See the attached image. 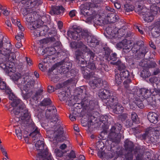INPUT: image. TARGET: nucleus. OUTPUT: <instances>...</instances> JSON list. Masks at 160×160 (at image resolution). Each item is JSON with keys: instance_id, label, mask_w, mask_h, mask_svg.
Here are the masks:
<instances>
[{"instance_id": "nucleus-9", "label": "nucleus", "mask_w": 160, "mask_h": 160, "mask_svg": "<svg viewBox=\"0 0 160 160\" xmlns=\"http://www.w3.org/2000/svg\"><path fill=\"white\" fill-rule=\"evenodd\" d=\"M147 89L143 88L137 90V92H135L136 89H133L132 90L129 92L130 93L133 94H136L139 97H143L144 98H147L150 96L151 94L153 95L156 96V94L154 89Z\"/></svg>"}, {"instance_id": "nucleus-19", "label": "nucleus", "mask_w": 160, "mask_h": 160, "mask_svg": "<svg viewBox=\"0 0 160 160\" xmlns=\"http://www.w3.org/2000/svg\"><path fill=\"white\" fill-rule=\"evenodd\" d=\"M116 46L118 49L123 48V52L126 53L128 52L130 48V46L128 44L126 39L123 40L121 42L118 43L116 44Z\"/></svg>"}, {"instance_id": "nucleus-63", "label": "nucleus", "mask_w": 160, "mask_h": 160, "mask_svg": "<svg viewBox=\"0 0 160 160\" xmlns=\"http://www.w3.org/2000/svg\"><path fill=\"white\" fill-rule=\"evenodd\" d=\"M76 11L72 10L69 13V15L71 17H73L75 15Z\"/></svg>"}, {"instance_id": "nucleus-26", "label": "nucleus", "mask_w": 160, "mask_h": 160, "mask_svg": "<svg viewBox=\"0 0 160 160\" xmlns=\"http://www.w3.org/2000/svg\"><path fill=\"white\" fill-rule=\"evenodd\" d=\"M107 33L109 35L111 38H116L118 36V31L116 29H112L111 27H108L106 30Z\"/></svg>"}, {"instance_id": "nucleus-37", "label": "nucleus", "mask_w": 160, "mask_h": 160, "mask_svg": "<svg viewBox=\"0 0 160 160\" xmlns=\"http://www.w3.org/2000/svg\"><path fill=\"white\" fill-rule=\"evenodd\" d=\"M96 146L97 150L102 151L104 147V142L102 141H98L97 142Z\"/></svg>"}, {"instance_id": "nucleus-16", "label": "nucleus", "mask_w": 160, "mask_h": 160, "mask_svg": "<svg viewBox=\"0 0 160 160\" xmlns=\"http://www.w3.org/2000/svg\"><path fill=\"white\" fill-rule=\"evenodd\" d=\"M80 52L79 51H76L75 53L76 58L78 60V63L80 64L82 72V70L85 69V66H84V65H86V62L84 59L81 57V56L84 52Z\"/></svg>"}, {"instance_id": "nucleus-20", "label": "nucleus", "mask_w": 160, "mask_h": 160, "mask_svg": "<svg viewBox=\"0 0 160 160\" xmlns=\"http://www.w3.org/2000/svg\"><path fill=\"white\" fill-rule=\"evenodd\" d=\"M109 98H107L104 101V102L107 106H109L111 108L117 101V98L113 96L112 93L110 94Z\"/></svg>"}, {"instance_id": "nucleus-24", "label": "nucleus", "mask_w": 160, "mask_h": 160, "mask_svg": "<svg viewBox=\"0 0 160 160\" xmlns=\"http://www.w3.org/2000/svg\"><path fill=\"white\" fill-rule=\"evenodd\" d=\"M58 64V66H61V68L63 72L68 71L72 66L70 62H65L63 61L59 62Z\"/></svg>"}, {"instance_id": "nucleus-23", "label": "nucleus", "mask_w": 160, "mask_h": 160, "mask_svg": "<svg viewBox=\"0 0 160 160\" xmlns=\"http://www.w3.org/2000/svg\"><path fill=\"white\" fill-rule=\"evenodd\" d=\"M132 51L134 52H138V50L139 49V52H140L142 55L144 56L147 52L146 50V48L144 46H142L140 47L138 44H136L134 45V46L132 48Z\"/></svg>"}, {"instance_id": "nucleus-39", "label": "nucleus", "mask_w": 160, "mask_h": 160, "mask_svg": "<svg viewBox=\"0 0 160 160\" xmlns=\"http://www.w3.org/2000/svg\"><path fill=\"white\" fill-rule=\"evenodd\" d=\"M92 103V101H89L88 100H83L82 101L81 104L83 107H87L89 106H91Z\"/></svg>"}, {"instance_id": "nucleus-29", "label": "nucleus", "mask_w": 160, "mask_h": 160, "mask_svg": "<svg viewBox=\"0 0 160 160\" xmlns=\"http://www.w3.org/2000/svg\"><path fill=\"white\" fill-rule=\"evenodd\" d=\"M107 18L108 20H109L111 22L113 23L117 22L119 18L118 16L116 15L113 13H110L108 14Z\"/></svg>"}, {"instance_id": "nucleus-62", "label": "nucleus", "mask_w": 160, "mask_h": 160, "mask_svg": "<svg viewBox=\"0 0 160 160\" xmlns=\"http://www.w3.org/2000/svg\"><path fill=\"white\" fill-rule=\"evenodd\" d=\"M160 89H157L156 88H155L154 90H155V94H156V97H158V96L160 95Z\"/></svg>"}, {"instance_id": "nucleus-38", "label": "nucleus", "mask_w": 160, "mask_h": 160, "mask_svg": "<svg viewBox=\"0 0 160 160\" xmlns=\"http://www.w3.org/2000/svg\"><path fill=\"white\" fill-rule=\"evenodd\" d=\"M55 38L53 37H51L49 38H45L41 40L40 41V42L42 44H46L48 43L49 41L54 42Z\"/></svg>"}, {"instance_id": "nucleus-8", "label": "nucleus", "mask_w": 160, "mask_h": 160, "mask_svg": "<svg viewBox=\"0 0 160 160\" xmlns=\"http://www.w3.org/2000/svg\"><path fill=\"white\" fill-rule=\"evenodd\" d=\"M54 132L52 129H48L47 131V134L50 138H53L54 140L57 141H62L63 139V128L58 126L55 128Z\"/></svg>"}, {"instance_id": "nucleus-21", "label": "nucleus", "mask_w": 160, "mask_h": 160, "mask_svg": "<svg viewBox=\"0 0 160 160\" xmlns=\"http://www.w3.org/2000/svg\"><path fill=\"white\" fill-rule=\"evenodd\" d=\"M87 41L88 45L91 47H94L98 44V42L94 36L89 35L87 37Z\"/></svg>"}, {"instance_id": "nucleus-61", "label": "nucleus", "mask_w": 160, "mask_h": 160, "mask_svg": "<svg viewBox=\"0 0 160 160\" xmlns=\"http://www.w3.org/2000/svg\"><path fill=\"white\" fill-rule=\"evenodd\" d=\"M8 94H9V98L10 100H14V99H15V97L14 95L13 94V93H12L10 92H9V93H8Z\"/></svg>"}, {"instance_id": "nucleus-13", "label": "nucleus", "mask_w": 160, "mask_h": 160, "mask_svg": "<svg viewBox=\"0 0 160 160\" xmlns=\"http://www.w3.org/2000/svg\"><path fill=\"white\" fill-rule=\"evenodd\" d=\"M70 32L72 38L74 39L79 40L81 39V37L84 38L85 36L89 35L87 31L82 30L79 28H74L73 31H70Z\"/></svg>"}, {"instance_id": "nucleus-7", "label": "nucleus", "mask_w": 160, "mask_h": 160, "mask_svg": "<svg viewBox=\"0 0 160 160\" xmlns=\"http://www.w3.org/2000/svg\"><path fill=\"white\" fill-rule=\"evenodd\" d=\"M30 28L31 30L33 31V35L36 37L44 35L48 30L47 26H41L37 21H35L31 24Z\"/></svg>"}, {"instance_id": "nucleus-55", "label": "nucleus", "mask_w": 160, "mask_h": 160, "mask_svg": "<svg viewBox=\"0 0 160 160\" xmlns=\"http://www.w3.org/2000/svg\"><path fill=\"white\" fill-rule=\"evenodd\" d=\"M22 12L24 17H25L26 15H28V14L30 13L25 8L22 9Z\"/></svg>"}, {"instance_id": "nucleus-27", "label": "nucleus", "mask_w": 160, "mask_h": 160, "mask_svg": "<svg viewBox=\"0 0 160 160\" xmlns=\"http://www.w3.org/2000/svg\"><path fill=\"white\" fill-rule=\"evenodd\" d=\"M112 93L111 92H110L108 90L102 89L100 91L99 96L101 98L105 100L108 97L110 96V94Z\"/></svg>"}, {"instance_id": "nucleus-53", "label": "nucleus", "mask_w": 160, "mask_h": 160, "mask_svg": "<svg viewBox=\"0 0 160 160\" xmlns=\"http://www.w3.org/2000/svg\"><path fill=\"white\" fill-rule=\"evenodd\" d=\"M17 25L18 26L19 29L21 31H23L25 29L24 27L22 26L21 23L19 21H17Z\"/></svg>"}, {"instance_id": "nucleus-47", "label": "nucleus", "mask_w": 160, "mask_h": 160, "mask_svg": "<svg viewBox=\"0 0 160 160\" xmlns=\"http://www.w3.org/2000/svg\"><path fill=\"white\" fill-rule=\"evenodd\" d=\"M131 119L133 122L138 123V118L137 114L135 112H132L131 114Z\"/></svg>"}, {"instance_id": "nucleus-50", "label": "nucleus", "mask_w": 160, "mask_h": 160, "mask_svg": "<svg viewBox=\"0 0 160 160\" xmlns=\"http://www.w3.org/2000/svg\"><path fill=\"white\" fill-rule=\"evenodd\" d=\"M109 59L112 61H116L117 59V54L116 53H112L110 55Z\"/></svg>"}, {"instance_id": "nucleus-41", "label": "nucleus", "mask_w": 160, "mask_h": 160, "mask_svg": "<svg viewBox=\"0 0 160 160\" xmlns=\"http://www.w3.org/2000/svg\"><path fill=\"white\" fill-rule=\"evenodd\" d=\"M51 103V100L48 98H46L44 99L41 102V105L42 106L49 105Z\"/></svg>"}, {"instance_id": "nucleus-32", "label": "nucleus", "mask_w": 160, "mask_h": 160, "mask_svg": "<svg viewBox=\"0 0 160 160\" xmlns=\"http://www.w3.org/2000/svg\"><path fill=\"white\" fill-rule=\"evenodd\" d=\"M0 89L1 90H5L6 92L8 93L10 91V88L7 86L6 83L2 81L1 79L0 82Z\"/></svg>"}, {"instance_id": "nucleus-40", "label": "nucleus", "mask_w": 160, "mask_h": 160, "mask_svg": "<svg viewBox=\"0 0 160 160\" xmlns=\"http://www.w3.org/2000/svg\"><path fill=\"white\" fill-rule=\"evenodd\" d=\"M119 74L124 79L128 78L129 76V72L127 70H124L120 72Z\"/></svg>"}, {"instance_id": "nucleus-58", "label": "nucleus", "mask_w": 160, "mask_h": 160, "mask_svg": "<svg viewBox=\"0 0 160 160\" xmlns=\"http://www.w3.org/2000/svg\"><path fill=\"white\" fill-rule=\"evenodd\" d=\"M101 66H100L99 67V69L101 70L102 71L103 70L106 71L108 70V69H106V68L108 67V66L107 65H106L104 64H101L100 65Z\"/></svg>"}, {"instance_id": "nucleus-52", "label": "nucleus", "mask_w": 160, "mask_h": 160, "mask_svg": "<svg viewBox=\"0 0 160 160\" xmlns=\"http://www.w3.org/2000/svg\"><path fill=\"white\" fill-rule=\"evenodd\" d=\"M0 149L1 151L3 154L5 156L6 158L8 159V157L7 152L6 150L3 148L1 144H0Z\"/></svg>"}, {"instance_id": "nucleus-14", "label": "nucleus", "mask_w": 160, "mask_h": 160, "mask_svg": "<svg viewBox=\"0 0 160 160\" xmlns=\"http://www.w3.org/2000/svg\"><path fill=\"white\" fill-rule=\"evenodd\" d=\"M153 9H151V12H149L148 15L147 14L143 17V18L145 22H151L154 19V16L158 13L157 10L159 9L158 7L155 6L153 7Z\"/></svg>"}, {"instance_id": "nucleus-15", "label": "nucleus", "mask_w": 160, "mask_h": 160, "mask_svg": "<svg viewBox=\"0 0 160 160\" xmlns=\"http://www.w3.org/2000/svg\"><path fill=\"white\" fill-rule=\"evenodd\" d=\"M125 147L128 153L126 155V158L128 160H131L132 159V155L131 153L133 150V144L132 142L130 141H127L125 142Z\"/></svg>"}, {"instance_id": "nucleus-3", "label": "nucleus", "mask_w": 160, "mask_h": 160, "mask_svg": "<svg viewBox=\"0 0 160 160\" xmlns=\"http://www.w3.org/2000/svg\"><path fill=\"white\" fill-rule=\"evenodd\" d=\"M34 83V81L28 75L24 77L22 81L19 83L18 87L21 90L22 96L24 99L26 100L32 96Z\"/></svg>"}, {"instance_id": "nucleus-60", "label": "nucleus", "mask_w": 160, "mask_h": 160, "mask_svg": "<svg viewBox=\"0 0 160 160\" xmlns=\"http://www.w3.org/2000/svg\"><path fill=\"white\" fill-rule=\"evenodd\" d=\"M104 154V152L101 151H98V156L101 158H102L103 157Z\"/></svg>"}, {"instance_id": "nucleus-2", "label": "nucleus", "mask_w": 160, "mask_h": 160, "mask_svg": "<svg viewBox=\"0 0 160 160\" xmlns=\"http://www.w3.org/2000/svg\"><path fill=\"white\" fill-rule=\"evenodd\" d=\"M28 124L25 126L29 127L32 130H33L29 134V135L32 137V140L39 139L35 144V148L37 150L40 151V152L37 156L36 160H42L44 158V155H46L48 152L47 147L44 145L43 141V139L41 137L38 128L35 126L32 122Z\"/></svg>"}, {"instance_id": "nucleus-17", "label": "nucleus", "mask_w": 160, "mask_h": 160, "mask_svg": "<svg viewBox=\"0 0 160 160\" xmlns=\"http://www.w3.org/2000/svg\"><path fill=\"white\" fill-rule=\"evenodd\" d=\"M95 54V53H94ZM90 56V62H88V65L85 66V68L84 70H82V73L83 74V72H88L89 73V74H93V72H92V70H94L95 68V66L94 64L92 62L93 61L95 60V59L96 58V56L95 55V57L92 58H91V56L90 54H89Z\"/></svg>"}, {"instance_id": "nucleus-43", "label": "nucleus", "mask_w": 160, "mask_h": 160, "mask_svg": "<svg viewBox=\"0 0 160 160\" xmlns=\"http://www.w3.org/2000/svg\"><path fill=\"white\" fill-rule=\"evenodd\" d=\"M15 1L16 2H21L22 3L24 4H26V6L28 7L29 4H31L32 2L29 0L25 1L24 0H15Z\"/></svg>"}, {"instance_id": "nucleus-28", "label": "nucleus", "mask_w": 160, "mask_h": 160, "mask_svg": "<svg viewBox=\"0 0 160 160\" xmlns=\"http://www.w3.org/2000/svg\"><path fill=\"white\" fill-rule=\"evenodd\" d=\"M137 9L138 14L143 16L146 14L148 15V13L150 12L149 10L147 9L146 7L139 6Z\"/></svg>"}, {"instance_id": "nucleus-56", "label": "nucleus", "mask_w": 160, "mask_h": 160, "mask_svg": "<svg viewBox=\"0 0 160 160\" xmlns=\"http://www.w3.org/2000/svg\"><path fill=\"white\" fill-rule=\"evenodd\" d=\"M68 156L70 158H75L76 157L75 152L73 150H72L70 152L68 155Z\"/></svg>"}, {"instance_id": "nucleus-5", "label": "nucleus", "mask_w": 160, "mask_h": 160, "mask_svg": "<svg viewBox=\"0 0 160 160\" xmlns=\"http://www.w3.org/2000/svg\"><path fill=\"white\" fill-rule=\"evenodd\" d=\"M11 44L10 43H2L0 40V59L2 61H7L11 62L15 58L14 53L11 52Z\"/></svg>"}, {"instance_id": "nucleus-10", "label": "nucleus", "mask_w": 160, "mask_h": 160, "mask_svg": "<svg viewBox=\"0 0 160 160\" xmlns=\"http://www.w3.org/2000/svg\"><path fill=\"white\" fill-rule=\"evenodd\" d=\"M70 45L72 48H78V49L76 51H79L80 52H87L88 54L90 55L91 58H92L95 57V54L94 52L88 49L87 47L81 42H72L70 43Z\"/></svg>"}, {"instance_id": "nucleus-64", "label": "nucleus", "mask_w": 160, "mask_h": 160, "mask_svg": "<svg viewBox=\"0 0 160 160\" xmlns=\"http://www.w3.org/2000/svg\"><path fill=\"white\" fill-rule=\"evenodd\" d=\"M54 91V88L51 86H49L48 87V91L49 93L52 92Z\"/></svg>"}, {"instance_id": "nucleus-46", "label": "nucleus", "mask_w": 160, "mask_h": 160, "mask_svg": "<svg viewBox=\"0 0 160 160\" xmlns=\"http://www.w3.org/2000/svg\"><path fill=\"white\" fill-rule=\"evenodd\" d=\"M124 9L127 12L132 11L133 10V7L132 5L126 4L124 5Z\"/></svg>"}, {"instance_id": "nucleus-11", "label": "nucleus", "mask_w": 160, "mask_h": 160, "mask_svg": "<svg viewBox=\"0 0 160 160\" xmlns=\"http://www.w3.org/2000/svg\"><path fill=\"white\" fill-rule=\"evenodd\" d=\"M89 74V73L88 72H83L84 78L90 79L89 85L92 89H95L97 87L98 84L101 82V79L97 76L94 75L93 74Z\"/></svg>"}, {"instance_id": "nucleus-34", "label": "nucleus", "mask_w": 160, "mask_h": 160, "mask_svg": "<svg viewBox=\"0 0 160 160\" xmlns=\"http://www.w3.org/2000/svg\"><path fill=\"white\" fill-rule=\"evenodd\" d=\"M64 9L62 6H59L54 8L52 10V12L53 14H59L63 12Z\"/></svg>"}, {"instance_id": "nucleus-49", "label": "nucleus", "mask_w": 160, "mask_h": 160, "mask_svg": "<svg viewBox=\"0 0 160 160\" xmlns=\"http://www.w3.org/2000/svg\"><path fill=\"white\" fill-rule=\"evenodd\" d=\"M50 78H51V80L54 82H56L58 81L60 79L59 77L57 75H53V76L50 75Z\"/></svg>"}, {"instance_id": "nucleus-36", "label": "nucleus", "mask_w": 160, "mask_h": 160, "mask_svg": "<svg viewBox=\"0 0 160 160\" xmlns=\"http://www.w3.org/2000/svg\"><path fill=\"white\" fill-rule=\"evenodd\" d=\"M26 76H23L22 77H21V75L19 73H16L14 74L13 76V79L15 81H17L18 82V84L19 83H21V82L22 81V79L23 77Z\"/></svg>"}, {"instance_id": "nucleus-4", "label": "nucleus", "mask_w": 160, "mask_h": 160, "mask_svg": "<svg viewBox=\"0 0 160 160\" xmlns=\"http://www.w3.org/2000/svg\"><path fill=\"white\" fill-rule=\"evenodd\" d=\"M94 7V5L90 2H87L81 5L80 7L81 15L84 17H90L87 19L88 22H91L92 20L95 22L99 15L96 12L93 10L92 8Z\"/></svg>"}, {"instance_id": "nucleus-59", "label": "nucleus", "mask_w": 160, "mask_h": 160, "mask_svg": "<svg viewBox=\"0 0 160 160\" xmlns=\"http://www.w3.org/2000/svg\"><path fill=\"white\" fill-rule=\"evenodd\" d=\"M43 90L42 89L39 90L37 91L35 94V97H38L40 95L42 94Z\"/></svg>"}, {"instance_id": "nucleus-57", "label": "nucleus", "mask_w": 160, "mask_h": 160, "mask_svg": "<svg viewBox=\"0 0 160 160\" xmlns=\"http://www.w3.org/2000/svg\"><path fill=\"white\" fill-rule=\"evenodd\" d=\"M49 15H47V16H43L41 18V20L42 22H46L48 21V18H49Z\"/></svg>"}, {"instance_id": "nucleus-33", "label": "nucleus", "mask_w": 160, "mask_h": 160, "mask_svg": "<svg viewBox=\"0 0 160 160\" xmlns=\"http://www.w3.org/2000/svg\"><path fill=\"white\" fill-rule=\"evenodd\" d=\"M110 63L112 64L116 65H118L119 64H120L118 67V70L120 72H122V71H124V70H127L125 69L126 67L125 65L123 63H120V62L118 61L115 62H111Z\"/></svg>"}, {"instance_id": "nucleus-31", "label": "nucleus", "mask_w": 160, "mask_h": 160, "mask_svg": "<svg viewBox=\"0 0 160 160\" xmlns=\"http://www.w3.org/2000/svg\"><path fill=\"white\" fill-rule=\"evenodd\" d=\"M59 92L58 97L61 101H64L67 99V96L66 90L62 91L61 89H60L59 90Z\"/></svg>"}, {"instance_id": "nucleus-45", "label": "nucleus", "mask_w": 160, "mask_h": 160, "mask_svg": "<svg viewBox=\"0 0 160 160\" xmlns=\"http://www.w3.org/2000/svg\"><path fill=\"white\" fill-rule=\"evenodd\" d=\"M26 19L27 21L29 22H32L30 24H32V22H32L33 20V18L32 17V14L31 13H29L28 14V15H26L25 16Z\"/></svg>"}, {"instance_id": "nucleus-18", "label": "nucleus", "mask_w": 160, "mask_h": 160, "mask_svg": "<svg viewBox=\"0 0 160 160\" xmlns=\"http://www.w3.org/2000/svg\"><path fill=\"white\" fill-rule=\"evenodd\" d=\"M0 67L7 72H11L12 71V62H10L7 61H2V59H0Z\"/></svg>"}, {"instance_id": "nucleus-22", "label": "nucleus", "mask_w": 160, "mask_h": 160, "mask_svg": "<svg viewBox=\"0 0 160 160\" xmlns=\"http://www.w3.org/2000/svg\"><path fill=\"white\" fill-rule=\"evenodd\" d=\"M114 112L117 114H120L124 110V107L120 103H118L117 102L115 105L112 107Z\"/></svg>"}, {"instance_id": "nucleus-12", "label": "nucleus", "mask_w": 160, "mask_h": 160, "mask_svg": "<svg viewBox=\"0 0 160 160\" xmlns=\"http://www.w3.org/2000/svg\"><path fill=\"white\" fill-rule=\"evenodd\" d=\"M57 112L56 108L54 106H50L48 107V109L46 110V117L48 118L50 122H52L54 124L56 123L58 120V116L55 115L52 117L51 116L55 114Z\"/></svg>"}, {"instance_id": "nucleus-42", "label": "nucleus", "mask_w": 160, "mask_h": 160, "mask_svg": "<svg viewBox=\"0 0 160 160\" xmlns=\"http://www.w3.org/2000/svg\"><path fill=\"white\" fill-rule=\"evenodd\" d=\"M124 79L122 78L119 74H117L115 75V80L116 83L119 85L121 83Z\"/></svg>"}, {"instance_id": "nucleus-1", "label": "nucleus", "mask_w": 160, "mask_h": 160, "mask_svg": "<svg viewBox=\"0 0 160 160\" xmlns=\"http://www.w3.org/2000/svg\"><path fill=\"white\" fill-rule=\"evenodd\" d=\"M11 104L14 107L11 112L12 114L19 116V117L16 116L15 118V120L17 122H19L20 123L23 124L25 126L32 122L31 119V115L28 109L19 99L15 98Z\"/></svg>"}, {"instance_id": "nucleus-35", "label": "nucleus", "mask_w": 160, "mask_h": 160, "mask_svg": "<svg viewBox=\"0 0 160 160\" xmlns=\"http://www.w3.org/2000/svg\"><path fill=\"white\" fill-rule=\"evenodd\" d=\"M45 53L47 54L51 55L55 53L56 52L55 49L53 47H49L44 50Z\"/></svg>"}, {"instance_id": "nucleus-48", "label": "nucleus", "mask_w": 160, "mask_h": 160, "mask_svg": "<svg viewBox=\"0 0 160 160\" xmlns=\"http://www.w3.org/2000/svg\"><path fill=\"white\" fill-rule=\"evenodd\" d=\"M42 160H54L51 156V154L48 152L46 155H44V158Z\"/></svg>"}, {"instance_id": "nucleus-6", "label": "nucleus", "mask_w": 160, "mask_h": 160, "mask_svg": "<svg viewBox=\"0 0 160 160\" xmlns=\"http://www.w3.org/2000/svg\"><path fill=\"white\" fill-rule=\"evenodd\" d=\"M122 128L121 125L118 123L115 124L112 127L108 137L112 142L118 143L120 142L122 137V133H122L123 131H121Z\"/></svg>"}, {"instance_id": "nucleus-25", "label": "nucleus", "mask_w": 160, "mask_h": 160, "mask_svg": "<svg viewBox=\"0 0 160 160\" xmlns=\"http://www.w3.org/2000/svg\"><path fill=\"white\" fill-rule=\"evenodd\" d=\"M148 118L151 122L156 123L158 120V115L154 112H149L148 115Z\"/></svg>"}, {"instance_id": "nucleus-54", "label": "nucleus", "mask_w": 160, "mask_h": 160, "mask_svg": "<svg viewBox=\"0 0 160 160\" xmlns=\"http://www.w3.org/2000/svg\"><path fill=\"white\" fill-rule=\"evenodd\" d=\"M131 80L129 79H127L124 81V84L125 88H126V89H128V88H129V87L128 83H130L131 82Z\"/></svg>"}, {"instance_id": "nucleus-51", "label": "nucleus", "mask_w": 160, "mask_h": 160, "mask_svg": "<svg viewBox=\"0 0 160 160\" xmlns=\"http://www.w3.org/2000/svg\"><path fill=\"white\" fill-rule=\"evenodd\" d=\"M54 152L56 155L59 157H61L63 156V153L62 152L58 149H56L55 150Z\"/></svg>"}, {"instance_id": "nucleus-30", "label": "nucleus", "mask_w": 160, "mask_h": 160, "mask_svg": "<svg viewBox=\"0 0 160 160\" xmlns=\"http://www.w3.org/2000/svg\"><path fill=\"white\" fill-rule=\"evenodd\" d=\"M151 33L152 36L155 38L160 35V28L155 27L151 29Z\"/></svg>"}, {"instance_id": "nucleus-44", "label": "nucleus", "mask_w": 160, "mask_h": 160, "mask_svg": "<svg viewBox=\"0 0 160 160\" xmlns=\"http://www.w3.org/2000/svg\"><path fill=\"white\" fill-rule=\"evenodd\" d=\"M15 133L19 139H21L22 138L21 130L20 128H18L15 129Z\"/></svg>"}]
</instances>
